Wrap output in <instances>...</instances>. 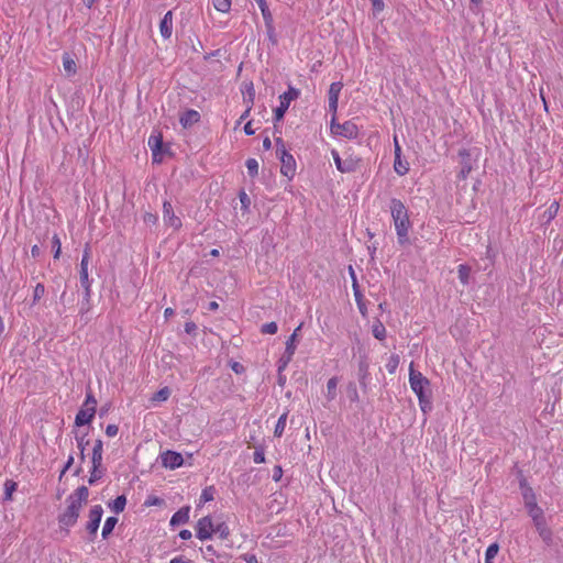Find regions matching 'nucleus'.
<instances>
[{
  "instance_id": "31",
  "label": "nucleus",
  "mask_w": 563,
  "mask_h": 563,
  "mask_svg": "<svg viewBox=\"0 0 563 563\" xmlns=\"http://www.w3.org/2000/svg\"><path fill=\"white\" fill-rule=\"evenodd\" d=\"M18 484L12 479H7L4 483V500H11L13 492L16 490Z\"/></svg>"
},
{
  "instance_id": "27",
  "label": "nucleus",
  "mask_w": 563,
  "mask_h": 563,
  "mask_svg": "<svg viewBox=\"0 0 563 563\" xmlns=\"http://www.w3.org/2000/svg\"><path fill=\"white\" fill-rule=\"evenodd\" d=\"M459 279L463 285H467L470 280L471 268L467 265L461 264L457 267Z\"/></svg>"
},
{
  "instance_id": "4",
  "label": "nucleus",
  "mask_w": 563,
  "mask_h": 563,
  "mask_svg": "<svg viewBox=\"0 0 563 563\" xmlns=\"http://www.w3.org/2000/svg\"><path fill=\"white\" fill-rule=\"evenodd\" d=\"M409 384L418 398L427 394L431 395L430 380L413 368V363H411L409 367Z\"/></svg>"
},
{
  "instance_id": "46",
  "label": "nucleus",
  "mask_w": 563,
  "mask_h": 563,
  "mask_svg": "<svg viewBox=\"0 0 563 563\" xmlns=\"http://www.w3.org/2000/svg\"><path fill=\"white\" fill-rule=\"evenodd\" d=\"M292 354H286V352L283 354V356L278 361V371H283L288 363L291 361Z\"/></svg>"
},
{
  "instance_id": "50",
  "label": "nucleus",
  "mask_w": 563,
  "mask_h": 563,
  "mask_svg": "<svg viewBox=\"0 0 563 563\" xmlns=\"http://www.w3.org/2000/svg\"><path fill=\"white\" fill-rule=\"evenodd\" d=\"M91 463L95 467H102V453L92 452Z\"/></svg>"
},
{
  "instance_id": "32",
  "label": "nucleus",
  "mask_w": 563,
  "mask_h": 563,
  "mask_svg": "<svg viewBox=\"0 0 563 563\" xmlns=\"http://www.w3.org/2000/svg\"><path fill=\"white\" fill-rule=\"evenodd\" d=\"M394 169L399 176H404L409 170V164L407 162H402L401 158H395Z\"/></svg>"
},
{
  "instance_id": "13",
  "label": "nucleus",
  "mask_w": 563,
  "mask_h": 563,
  "mask_svg": "<svg viewBox=\"0 0 563 563\" xmlns=\"http://www.w3.org/2000/svg\"><path fill=\"white\" fill-rule=\"evenodd\" d=\"M184 463L183 455L180 453L174 451H166L162 454V464L165 467L170 470H175L181 466Z\"/></svg>"
},
{
  "instance_id": "56",
  "label": "nucleus",
  "mask_w": 563,
  "mask_h": 563,
  "mask_svg": "<svg viewBox=\"0 0 563 563\" xmlns=\"http://www.w3.org/2000/svg\"><path fill=\"white\" fill-rule=\"evenodd\" d=\"M144 222L155 224L157 222V216L153 213H145Z\"/></svg>"
},
{
  "instance_id": "12",
  "label": "nucleus",
  "mask_w": 563,
  "mask_h": 563,
  "mask_svg": "<svg viewBox=\"0 0 563 563\" xmlns=\"http://www.w3.org/2000/svg\"><path fill=\"white\" fill-rule=\"evenodd\" d=\"M343 84L341 81H335L330 85L328 98H329V111L332 114H336L338 104H339V96L342 90Z\"/></svg>"
},
{
  "instance_id": "20",
  "label": "nucleus",
  "mask_w": 563,
  "mask_h": 563,
  "mask_svg": "<svg viewBox=\"0 0 563 563\" xmlns=\"http://www.w3.org/2000/svg\"><path fill=\"white\" fill-rule=\"evenodd\" d=\"M63 67L69 76L75 75L77 71L76 63L68 53L63 55Z\"/></svg>"
},
{
  "instance_id": "60",
  "label": "nucleus",
  "mask_w": 563,
  "mask_h": 563,
  "mask_svg": "<svg viewBox=\"0 0 563 563\" xmlns=\"http://www.w3.org/2000/svg\"><path fill=\"white\" fill-rule=\"evenodd\" d=\"M244 132L246 135H253L255 133V130L252 128V122L249 121L245 125H244Z\"/></svg>"
},
{
  "instance_id": "2",
  "label": "nucleus",
  "mask_w": 563,
  "mask_h": 563,
  "mask_svg": "<svg viewBox=\"0 0 563 563\" xmlns=\"http://www.w3.org/2000/svg\"><path fill=\"white\" fill-rule=\"evenodd\" d=\"M390 213L395 224L398 242L404 244L408 241V231L410 228L408 211L399 199H391Z\"/></svg>"
},
{
  "instance_id": "48",
  "label": "nucleus",
  "mask_w": 563,
  "mask_h": 563,
  "mask_svg": "<svg viewBox=\"0 0 563 563\" xmlns=\"http://www.w3.org/2000/svg\"><path fill=\"white\" fill-rule=\"evenodd\" d=\"M45 294V287L43 284H37L34 288L33 300H40Z\"/></svg>"
},
{
  "instance_id": "11",
  "label": "nucleus",
  "mask_w": 563,
  "mask_h": 563,
  "mask_svg": "<svg viewBox=\"0 0 563 563\" xmlns=\"http://www.w3.org/2000/svg\"><path fill=\"white\" fill-rule=\"evenodd\" d=\"M163 220L166 225L172 227L175 230L181 228V220L174 212L173 206L169 201L163 203Z\"/></svg>"
},
{
  "instance_id": "44",
  "label": "nucleus",
  "mask_w": 563,
  "mask_h": 563,
  "mask_svg": "<svg viewBox=\"0 0 563 563\" xmlns=\"http://www.w3.org/2000/svg\"><path fill=\"white\" fill-rule=\"evenodd\" d=\"M278 330V327H277V323L276 322H268V323H264L262 327H261V332L263 334H275Z\"/></svg>"
},
{
  "instance_id": "54",
  "label": "nucleus",
  "mask_w": 563,
  "mask_h": 563,
  "mask_svg": "<svg viewBox=\"0 0 563 563\" xmlns=\"http://www.w3.org/2000/svg\"><path fill=\"white\" fill-rule=\"evenodd\" d=\"M92 452L102 453L103 452V442L101 439H97L95 441Z\"/></svg>"
},
{
  "instance_id": "25",
  "label": "nucleus",
  "mask_w": 563,
  "mask_h": 563,
  "mask_svg": "<svg viewBox=\"0 0 563 563\" xmlns=\"http://www.w3.org/2000/svg\"><path fill=\"white\" fill-rule=\"evenodd\" d=\"M213 533L218 534L220 539L224 540L230 534L228 525L223 521L214 523Z\"/></svg>"
},
{
  "instance_id": "37",
  "label": "nucleus",
  "mask_w": 563,
  "mask_h": 563,
  "mask_svg": "<svg viewBox=\"0 0 563 563\" xmlns=\"http://www.w3.org/2000/svg\"><path fill=\"white\" fill-rule=\"evenodd\" d=\"M104 474V470L102 467H91L90 476L88 483L93 485L97 481H99Z\"/></svg>"
},
{
  "instance_id": "24",
  "label": "nucleus",
  "mask_w": 563,
  "mask_h": 563,
  "mask_svg": "<svg viewBox=\"0 0 563 563\" xmlns=\"http://www.w3.org/2000/svg\"><path fill=\"white\" fill-rule=\"evenodd\" d=\"M118 523V519L115 517H108L104 521L101 536L103 539H108V537L112 533L115 525Z\"/></svg>"
},
{
  "instance_id": "3",
  "label": "nucleus",
  "mask_w": 563,
  "mask_h": 563,
  "mask_svg": "<svg viewBox=\"0 0 563 563\" xmlns=\"http://www.w3.org/2000/svg\"><path fill=\"white\" fill-rule=\"evenodd\" d=\"M276 153L282 163V174L291 179L296 172V162L294 156L286 150L284 141L280 137L276 139Z\"/></svg>"
},
{
  "instance_id": "39",
  "label": "nucleus",
  "mask_w": 563,
  "mask_h": 563,
  "mask_svg": "<svg viewBox=\"0 0 563 563\" xmlns=\"http://www.w3.org/2000/svg\"><path fill=\"white\" fill-rule=\"evenodd\" d=\"M247 173L251 177H255L258 174V162L255 158H249L245 163Z\"/></svg>"
},
{
  "instance_id": "1",
  "label": "nucleus",
  "mask_w": 563,
  "mask_h": 563,
  "mask_svg": "<svg viewBox=\"0 0 563 563\" xmlns=\"http://www.w3.org/2000/svg\"><path fill=\"white\" fill-rule=\"evenodd\" d=\"M88 488L80 486L66 498V508L58 516V522L62 528L68 529L76 525L82 506L88 501Z\"/></svg>"
},
{
  "instance_id": "42",
  "label": "nucleus",
  "mask_w": 563,
  "mask_h": 563,
  "mask_svg": "<svg viewBox=\"0 0 563 563\" xmlns=\"http://www.w3.org/2000/svg\"><path fill=\"white\" fill-rule=\"evenodd\" d=\"M86 435L87 434H84L81 437H76V441H77V446L80 451V459L84 460L85 459V450H86V446L89 444V441L86 440Z\"/></svg>"
},
{
  "instance_id": "59",
  "label": "nucleus",
  "mask_w": 563,
  "mask_h": 563,
  "mask_svg": "<svg viewBox=\"0 0 563 563\" xmlns=\"http://www.w3.org/2000/svg\"><path fill=\"white\" fill-rule=\"evenodd\" d=\"M196 329H197V325H196L194 322H187V323L185 324V331H186L187 333H189V334H190V333H194V332L196 331Z\"/></svg>"
},
{
  "instance_id": "5",
  "label": "nucleus",
  "mask_w": 563,
  "mask_h": 563,
  "mask_svg": "<svg viewBox=\"0 0 563 563\" xmlns=\"http://www.w3.org/2000/svg\"><path fill=\"white\" fill-rule=\"evenodd\" d=\"M331 132L334 135L342 136L349 140H354L358 136V128L354 122L345 121L344 123H338L335 114H332Z\"/></svg>"
},
{
  "instance_id": "16",
  "label": "nucleus",
  "mask_w": 563,
  "mask_h": 563,
  "mask_svg": "<svg viewBox=\"0 0 563 563\" xmlns=\"http://www.w3.org/2000/svg\"><path fill=\"white\" fill-rule=\"evenodd\" d=\"M189 512H190V507L189 506H185V507H181L179 510H177L170 518V526L175 527V526H179V525H184L186 522H188L189 520Z\"/></svg>"
},
{
  "instance_id": "14",
  "label": "nucleus",
  "mask_w": 563,
  "mask_h": 563,
  "mask_svg": "<svg viewBox=\"0 0 563 563\" xmlns=\"http://www.w3.org/2000/svg\"><path fill=\"white\" fill-rule=\"evenodd\" d=\"M95 413H96V409L81 407L76 415L75 424L77 427H81L87 423H90L95 417Z\"/></svg>"
},
{
  "instance_id": "41",
  "label": "nucleus",
  "mask_w": 563,
  "mask_h": 563,
  "mask_svg": "<svg viewBox=\"0 0 563 563\" xmlns=\"http://www.w3.org/2000/svg\"><path fill=\"white\" fill-rule=\"evenodd\" d=\"M52 247L54 251V258H58L62 252V243L57 234H54L52 238Z\"/></svg>"
},
{
  "instance_id": "9",
  "label": "nucleus",
  "mask_w": 563,
  "mask_h": 563,
  "mask_svg": "<svg viewBox=\"0 0 563 563\" xmlns=\"http://www.w3.org/2000/svg\"><path fill=\"white\" fill-rule=\"evenodd\" d=\"M102 515L103 509L100 505H95L89 511V520L86 523V530L90 534L91 541H93L97 536Z\"/></svg>"
},
{
  "instance_id": "19",
  "label": "nucleus",
  "mask_w": 563,
  "mask_h": 563,
  "mask_svg": "<svg viewBox=\"0 0 563 563\" xmlns=\"http://www.w3.org/2000/svg\"><path fill=\"white\" fill-rule=\"evenodd\" d=\"M338 384H339V378L336 376L334 377H331L328 382H327V390H325V398L328 401H332L336 398V395H338Z\"/></svg>"
},
{
  "instance_id": "10",
  "label": "nucleus",
  "mask_w": 563,
  "mask_h": 563,
  "mask_svg": "<svg viewBox=\"0 0 563 563\" xmlns=\"http://www.w3.org/2000/svg\"><path fill=\"white\" fill-rule=\"evenodd\" d=\"M214 523L209 516H205L198 520L196 527V536L200 540H208L212 537Z\"/></svg>"
},
{
  "instance_id": "34",
  "label": "nucleus",
  "mask_w": 563,
  "mask_h": 563,
  "mask_svg": "<svg viewBox=\"0 0 563 563\" xmlns=\"http://www.w3.org/2000/svg\"><path fill=\"white\" fill-rule=\"evenodd\" d=\"M216 489L213 486H208L202 489L200 495V504H205L214 499Z\"/></svg>"
},
{
  "instance_id": "58",
  "label": "nucleus",
  "mask_w": 563,
  "mask_h": 563,
  "mask_svg": "<svg viewBox=\"0 0 563 563\" xmlns=\"http://www.w3.org/2000/svg\"><path fill=\"white\" fill-rule=\"evenodd\" d=\"M163 503V500L158 497H150L146 501H145V505L146 506H153V505H161Z\"/></svg>"
},
{
  "instance_id": "62",
  "label": "nucleus",
  "mask_w": 563,
  "mask_h": 563,
  "mask_svg": "<svg viewBox=\"0 0 563 563\" xmlns=\"http://www.w3.org/2000/svg\"><path fill=\"white\" fill-rule=\"evenodd\" d=\"M282 474H283L282 467L275 466L274 474H273L274 481H279V478L282 477Z\"/></svg>"
},
{
  "instance_id": "33",
  "label": "nucleus",
  "mask_w": 563,
  "mask_h": 563,
  "mask_svg": "<svg viewBox=\"0 0 563 563\" xmlns=\"http://www.w3.org/2000/svg\"><path fill=\"white\" fill-rule=\"evenodd\" d=\"M286 421H287V412L283 413L278 420H277V423L275 426V430H274V435L275 437H282L283 433H284V430H285V427H286Z\"/></svg>"
},
{
  "instance_id": "52",
  "label": "nucleus",
  "mask_w": 563,
  "mask_h": 563,
  "mask_svg": "<svg viewBox=\"0 0 563 563\" xmlns=\"http://www.w3.org/2000/svg\"><path fill=\"white\" fill-rule=\"evenodd\" d=\"M239 198H240L242 208L243 209H247L250 203H251V200H250L249 196L246 195V192L245 191H241L239 194Z\"/></svg>"
},
{
  "instance_id": "6",
  "label": "nucleus",
  "mask_w": 563,
  "mask_h": 563,
  "mask_svg": "<svg viewBox=\"0 0 563 563\" xmlns=\"http://www.w3.org/2000/svg\"><path fill=\"white\" fill-rule=\"evenodd\" d=\"M89 260H90V249H89V246H86L84 254H82L81 262H80L79 279H80V285L84 288L85 299L87 300V302L90 301V296H91V282L89 279V274H88Z\"/></svg>"
},
{
  "instance_id": "38",
  "label": "nucleus",
  "mask_w": 563,
  "mask_h": 563,
  "mask_svg": "<svg viewBox=\"0 0 563 563\" xmlns=\"http://www.w3.org/2000/svg\"><path fill=\"white\" fill-rule=\"evenodd\" d=\"M266 27V34L268 40L272 42L273 45L277 44V37L275 33V26H274V20L269 22H264Z\"/></svg>"
},
{
  "instance_id": "55",
  "label": "nucleus",
  "mask_w": 563,
  "mask_h": 563,
  "mask_svg": "<svg viewBox=\"0 0 563 563\" xmlns=\"http://www.w3.org/2000/svg\"><path fill=\"white\" fill-rule=\"evenodd\" d=\"M472 170V166L470 163L465 162L463 163L462 169H461V176L462 178H466L467 174Z\"/></svg>"
},
{
  "instance_id": "64",
  "label": "nucleus",
  "mask_w": 563,
  "mask_h": 563,
  "mask_svg": "<svg viewBox=\"0 0 563 563\" xmlns=\"http://www.w3.org/2000/svg\"><path fill=\"white\" fill-rule=\"evenodd\" d=\"M31 253L33 257H37L41 254V249L38 245H33L31 249Z\"/></svg>"
},
{
  "instance_id": "18",
  "label": "nucleus",
  "mask_w": 563,
  "mask_h": 563,
  "mask_svg": "<svg viewBox=\"0 0 563 563\" xmlns=\"http://www.w3.org/2000/svg\"><path fill=\"white\" fill-rule=\"evenodd\" d=\"M200 119V114L196 110H187L180 115V123L184 128L190 126L197 123Z\"/></svg>"
},
{
  "instance_id": "61",
  "label": "nucleus",
  "mask_w": 563,
  "mask_h": 563,
  "mask_svg": "<svg viewBox=\"0 0 563 563\" xmlns=\"http://www.w3.org/2000/svg\"><path fill=\"white\" fill-rule=\"evenodd\" d=\"M191 536H192V534H191V531H190V530H187V529L181 530V531L179 532V537H180V539H183V540H189V539L191 538Z\"/></svg>"
},
{
  "instance_id": "15",
  "label": "nucleus",
  "mask_w": 563,
  "mask_h": 563,
  "mask_svg": "<svg viewBox=\"0 0 563 563\" xmlns=\"http://www.w3.org/2000/svg\"><path fill=\"white\" fill-rule=\"evenodd\" d=\"M159 32H161V35L165 40H167L172 36V33H173V12L172 11L166 12L165 15L163 16V19L161 20Z\"/></svg>"
},
{
  "instance_id": "17",
  "label": "nucleus",
  "mask_w": 563,
  "mask_h": 563,
  "mask_svg": "<svg viewBox=\"0 0 563 563\" xmlns=\"http://www.w3.org/2000/svg\"><path fill=\"white\" fill-rule=\"evenodd\" d=\"M536 527V530L538 531L540 538L545 542L548 545L552 543V531L548 527L545 519L533 523Z\"/></svg>"
},
{
  "instance_id": "23",
  "label": "nucleus",
  "mask_w": 563,
  "mask_h": 563,
  "mask_svg": "<svg viewBox=\"0 0 563 563\" xmlns=\"http://www.w3.org/2000/svg\"><path fill=\"white\" fill-rule=\"evenodd\" d=\"M522 497H523L525 506H526L527 510L530 509L531 507H534L538 505L536 495L531 487H526L525 492L522 493Z\"/></svg>"
},
{
  "instance_id": "7",
  "label": "nucleus",
  "mask_w": 563,
  "mask_h": 563,
  "mask_svg": "<svg viewBox=\"0 0 563 563\" xmlns=\"http://www.w3.org/2000/svg\"><path fill=\"white\" fill-rule=\"evenodd\" d=\"M300 95V91L292 86L288 87V90L279 96V106L274 110V119L276 122L280 121L286 111L289 108V104L292 100L297 99Z\"/></svg>"
},
{
  "instance_id": "36",
  "label": "nucleus",
  "mask_w": 563,
  "mask_h": 563,
  "mask_svg": "<svg viewBox=\"0 0 563 563\" xmlns=\"http://www.w3.org/2000/svg\"><path fill=\"white\" fill-rule=\"evenodd\" d=\"M213 7L217 11L227 13L231 9V0H212Z\"/></svg>"
},
{
  "instance_id": "57",
  "label": "nucleus",
  "mask_w": 563,
  "mask_h": 563,
  "mask_svg": "<svg viewBox=\"0 0 563 563\" xmlns=\"http://www.w3.org/2000/svg\"><path fill=\"white\" fill-rule=\"evenodd\" d=\"M360 371L362 372V376L360 378V382H361V384H364V380H365L366 375H367V364L361 363L360 364Z\"/></svg>"
},
{
  "instance_id": "21",
  "label": "nucleus",
  "mask_w": 563,
  "mask_h": 563,
  "mask_svg": "<svg viewBox=\"0 0 563 563\" xmlns=\"http://www.w3.org/2000/svg\"><path fill=\"white\" fill-rule=\"evenodd\" d=\"M148 145L152 148L154 161L156 159L157 154L162 150L163 141L161 135H151L148 139Z\"/></svg>"
},
{
  "instance_id": "26",
  "label": "nucleus",
  "mask_w": 563,
  "mask_h": 563,
  "mask_svg": "<svg viewBox=\"0 0 563 563\" xmlns=\"http://www.w3.org/2000/svg\"><path fill=\"white\" fill-rule=\"evenodd\" d=\"M255 2L257 3L258 8L261 9L264 22H269V21L274 20L273 14L267 5L266 0H255Z\"/></svg>"
},
{
  "instance_id": "43",
  "label": "nucleus",
  "mask_w": 563,
  "mask_h": 563,
  "mask_svg": "<svg viewBox=\"0 0 563 563\" xmlns=\"http://www.w3.org/2000/svg\"><path fill=\"white\" fill-rule=\"evenodd\" d=\"M419 400V405H420V408L423 412H427L429 410H431V395H424V396H421V398H418Z\"/></svg>"
},
{
  "instance_id": "8",
  "label": "nucleus",
  "mask_w": 563,
  "mask_h": 563,
  "mask_svg": "<svg viewBox=\"0 0 563 563\" xmlns=\"http://www.w3.org/2000/svg\"><path fill=\"white\" fill-rule=\"evenodd\" d=\"M331 154H332V157H333L336 168L341 173H353L360 166L361 159L357 157L349 156L346 158H341L339 153L335 150H332Z\"/></svg>"
},
{
  "instance_id": "28",
  "label": "nucleus",
  "mask_w": 563,
  "mask_h": 563,
  "mask_svg": "<svg viewBox=\"0 0 563 563\" xmlns=\"http://www.w3.org/2000/svg\"><path fill=\"white\" fill-rule=\"evenodd\" d=\"M301 329V324L294 331V333L288 338L287 342H286V354H295V351H296V344H295V341H296V338H297V332Z\"/></svg>"
},
{
  "instance_id": "30",
  "label": "nucleus",
  "mask_w": 563,
  "mask_h": 563,
  "mask_svg": "<svg viewBox=\"0 0 563 563\" xmlns=\"http://www.w3.org/2000/svg\"><path fill=\"white\" fill-rule=\"evenodd\" d=\"M499 545L497 543H492L485 553V563H494V559L498 554Z\"/></svg>"
},
{
  "instance_id": "22",
  "label": "nucleus",
  "mask_w": 563,
  "mask_h": 563,
  "mask_svg": "<svg viewBox=\"0 0 563 563\" xmlns=\"http://www.w3.org/2000/svg\"><path fill=\"white\" fill-rule=\"evenodd\" d=\"M125 505L126 497L124 495H120L112 503L109 504V507L113 512L120 514L124 510Z\"/></svg>"
},
{
  "instance_id": "47",
  "label": "nucleus",
  "mask_w": 563,
  "mask_h": 563,
  "mask_svg": "<svg viewBox=\"0 0 563 563\" xmlns=\"http://www.w3.org/2000/svg\"><path fill=\"white\" fill-rule=\"evenodd\" d=\"M373 334L376 339L383 340L386 335L385 327L383 324L375 325L373 328Z\"/></svg>"
},
{
  "instance_id": "40",
  "label": "nucleus",
  "mask_w": 563,
  "mask_h": 563,
  "mask_svg": "<svg viewBox=\"0 0 563 563\" xmlns=\"http://www.w3.org/2000/svg\"><path fill=\"white\" fill-rule=\"evenodd\" d=\"M170 396V390L168 387L161 388L157 393L152 397L153 401H165Z\"/></svg>"
},
{
  "instance_id": "49",
  "label": "nucleus",
  "mask_w": 563,
  "mask_h": 563,
  "mask_svg": "<svg viewBox=\"0 0 563 563\" xmlns=\"http://www.w3.org/2000/svg\"><path fill=\"white\" fill-rule=\"evenodd\" d=\"M96 406H97L96 398L93 397V395L91 393H88L87 396H86V399H85V402H84L82 407L84 408H93V409H96Z\"/></svg>"
},
{
  "instance_id": "35",
  "label": "nucleus",
  "mask_w": 563,
  "mask_h": 563,
  "mask_svg": "<svg viewBox=\"0 0 563 563\" xmlns=\"http://www.w3.org/2000/svg\"><path fill=\"white\" fill-rule=\"evenodd\" d=\"M346 394H347V398L350 399L351 402H357L358 401L360 397H358V391H357L355 383L350 382L347 384V386H346Z\"/></svg>"
},
{
  "instance_id": "45",
  "label": "nucleus",
  "mask_w": 563,
  "mask_h": 563,
  "mask_svg": "<svg viewBox=\"0 0 563 563\" xmlns=\"http://www.w3.org/2000/svg\"><path fill=\"white\" fill-rule=\"evenodd\" d=\"M398 363H399V357L398 355H391L388 363L386 364V368L387 371L393 374L395 372V369L397 368L398 366Z\"/></svg>"
},
{
  "instance_id": "51",
  "label": "nucleus",
  "mask_w": 563,
  "mask_h": 563,
  "mask_svg": "<svg viewBox=\"0 0 563 563\" xmlns=\"http://www.w3.org/2000/svg\"><path fill=\"white\" fill-rule=\"evenodd\" d=\"M253 461L256 464H261L265 462V454L263 450H255L253 454Z\"/></svg>"
},
{
  "instance_id": "63",
  "label": "nucleus",
  "mask_w": 563,
  "mask_h": 563,
  "mask_svg": "<svg viewBox=\"0 0 563 563\" xmlns=\"http://www.w3.org/2000/svg\"><path fill=\"white\" fill-rule=\"evenodd\" d=\"M263 147L264 150L268 151L272 148V141L268 136H266L264 140H263Z\"/></svg>"
},
{
  "instance_id": "29",
  "label": "nucleus",
  "mask_w": 563,
  "mask_h": 563,
  "mask_svg": "<svg viewBox=\"0 0 563 563\" xmlns=\"http://www.w3.org/2000/svg\"><path fill=\"white\" fill-rule=\"evenodd\" d=\"M528 515L531 517L533 523L545 519L542 508H540L538 505L528 509Z\"/></svg>"
},
{
  "instance_id": "53",
  "label": "nucleus",
  "mask_w": 563,
  "mask_h": 563,
  "mask_svg": "<svg viewBox=\"0 0 563 563\" xmlns=\"http://www.w3.org/2000/svg\"><path fill=\"white\" fill-rule=\"evenodd\" d=\"M119 432V427L117 424H108L106 428V434L108 437H115Z\"/></svg>"
}]
</instances>
